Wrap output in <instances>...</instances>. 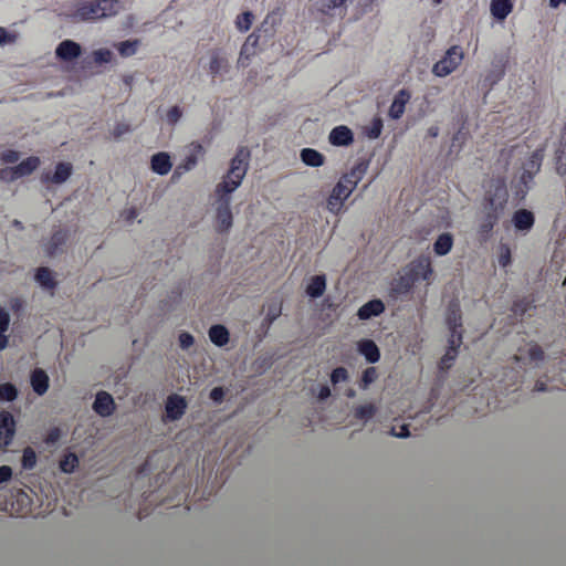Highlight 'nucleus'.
I'll use <instances>...</instances> for the list:
<instances>
[{"label": "nucleus", "mask_w": 566, "mask_h": 566, "mask_svg": "<svg viewBox=\"0 0 566 566\" xmlns=\"http://www.w3.org/2000/svg\"><path fill=\"white\" fill-rule=\"evenodd\" d=\"M528 357L532 361H542L545 358V352L537 344L530 345Z\"/></svg>", "instance_id": "obj_51"}, {"label": "nucleus", "mask_w": 566, "mask_h": 566, "mask_svg": "<svg viewBox=\"0 0 566 566\" xmlns=\"http://www.w3.org/2000/svg\"><path fill=\"white\" fill-rule=\"evenodd\" d=\"M453 245V237L450 233H441L438 239H436L434 244H432V250H434L436 255L444 256L451 250Z\"/></svg>", "instance_id": "obj_29"}, {"label": "nucleus", "mask_w": 566, "mask_h": 566, "mask_svg": "<svg viewBox=\"0 0 566 566\" xmlns=\"http://www.w3.org/2000/svg\"><path fill=\"white\" fill-rule=\"evenodd\" d=\"M513 227L518 232H530L534 226V214L527 209H520L513 212Z\"/></svg>", "instance_id": "obj_16"}, {"label": "nucleus", "mask_w": 566, "mask_h": 566, "mask_svg": "<svg viewBox=\"0 0 566 566\" xmlns=\"http://www.w3.org/2000/svg\"><path fill=\"white\" fill-rule=\"evenodd\" d=\"M70 175H72V165L69 163H59L52 176L49 174L44 176V181L61 185L69 179Z\"/></svg>", "instance_id": "obj_21"}, {"label": "nucleus", "mask_w": 566, "mask_h": 566, "mask_svg": "<svg viewBox=\"0 0 566 566\" xmlns=\"http://www.w3.org/2000/svg\"><path fill=\"white\" fill-rule=\"evenodd\" d=\"M203 146H201L200 143H192V151H190L187 157H185L184 161L178 164L177 167H175L174 175H171V180L176 181L178 180L182 175L186 172L192 170L198 163V158L203 156Z\"/></svg>", "instance_id": "obj_10"}, {"label": "nucleus", "mask_w": 566, "mask_h": 566, "mask_svg": "<svg viewBox=\"0 0 566 566\" xmlns=\"http://www.w3.org/2000/svg\"><path fill=\"white\" fill-rule=\"evenodd\" d=\"M120 10L119 0H90L75 3L74 11L69 13L73 22H90L112 18Z\"/></svg>", "instance_id": "obj_2"}, {"label": "nucleus", "mask_w": 566, "mask_h": 566, "mask_svg": "<svg viewBox=\"0 0 566 566\" xmlns=\"http://www.w3.org/2000/svg\"><path fill=\"white\" fill-rule=\"evenodd\" d=\"M18 160L17 150H6L2 153V161L6 164H14Z\"/></svg>", "instance_id": "obj_61"}, {"label": "nucleus", "mask_w": 566, "mask_h": 566, "mask_svg": "<svg viewBox=\"0 0 566 566\" xmlns=\"http://www.w3.org/2000/svg\"><path fill=\"white\" fill-rule=\"evenodd\" d=\"M181 108L179 106H175L167 112V124L170 126H175L179 119H181Z\"/></svg>", "instance_id": "obj_52"}, {"label": "nucleus", "mask_w": 566, "mask_h": 566, "mask_svg": "<svg viewBox=\"0 0 566 566\" xmlns=\"http://www.w3.org/2000/svg\"><path fill=\"white\" fill-rule=\"evenodd\" d=\"M385 311V304L379 298H374L358 308L357 317L360 321H368L381 315Z\"/></svg>", "instance_id": "obj_18"}, {"label": "nucleus", "mask_w": 566, "mask_h": 566, "mask_svg": "<svg viewBox=\"0 0 566 566\" xmlns=\"http://www.w3.org/2000/svg\"><path fill=\"white\" fill-rule=\"evenodd\" d=\"M377 376L375 367L365 369L364 374H361L360 388L366 389L369 385L375 382Z\"/></svg>", "instance_id": "obj_49"}, {"label": "nucleus", "mask_w": 566, "mask_h": 566, "mask_svg": "<svg viewBox=\"0 0 566 566\" xmlns=\"http://www.w3.org/2000/svg\"><path fill=\"white\" fill-rule=\"evenodd\" d=\"M229 71V62L218 51L210 55L209 73L213 78Z\"/></svg>", "instance_id": "obj_24"}, {"label": "nucleus", "mask_w": 566, "mask_h": 566, "mask_svg": "<svg viewBox=\"0 0 566 566\" xmlns=\"http://www.w3.org/2000/svg\"><path fill=\"white\" fill-rule=\"evenodd\" d=\"M368 166L365 163H359L352 167L349 171L339 178L338 182L347 184V185H358L365 176L366 169Z\"/></svg>", "instance_id": "obj_27"}, {"label": "nucleus", "mask_w": 566, "mask_h": 566, "mask_svg": "<svg viewBox=\"0 0 566 566\" xmlns=\"http://www.w3.org/2000/svg\"><path fill=\"white\" fill-rule=\"evenodd\" d=\"M390 436L395 438H408V436H410L408 426L403 423L399 427V430L392 428V430H390Z\"/></svg>", "instance_id": "obj_60"}, {"label": "nucleus", "mask_w": 566, "mask_h": 566, "mask_svg": "<svg viewBox=\"0 0 566 566\" xmlns=\"http://www.w3.org/2000/svg\"><path fill=\"white\" fill-rule=\"evenodd\" d=\"M17 388L11 382L0 385V400L13 401L17 399Z\"/></svg>", "instance_id": "obj_45"}, {"label": "nucleus", "mask_w": 566, "mask_h": 566, "mask_svg": "<svg viewBox=\"0 0 566 566\" xmlns=\"http://www.w3.org/2000/svg\"><path fill=\"white\" fill-rule=\"evenodd\" d=\"M24 177L23 174L11 169L10 167H6L0 169V181L2 182H12L14 180H18L20 178Z\"/></svg>", "instance_id": "obj_47"}, {"label": "nucleus", "mask_w": 566, "mask_h": 566, "mask_svg": "<svg viewBox=\"0 0 566 566\" xmlns=\"http://www.w3.org/2000/svg\"><path fill=\"white\" fill-rule=\"evenodd\" d=\"M30 386H32L33 392L39 396L45 395L46 390H49V376L43 369H33L32 374H30Z\"/></svg>", "instance_id": "obj_19"}, {"label": "nucleus", "mask_w": 566, "mask_h": 566, "mask_svg": "<svg viewBox=\"0 0 566 566\" xmlns=\"http://www.w3.org/2000/svg\"><path fill=\"white\" fill-rule=\"evenodd\" d=\"M35 280L41 286L46 289H55L56 282L53 280L52 271L49 268H39L38 273H35Z\"/></svg>", "instance_id": "obj_34"}, {"label": "nucleus", "mask_w": 566, "mask_h": 566, "mask_svg": "<svg viewBox=\"0 0 566 566\" xmlns=\"http://www.w3.org/2000/svg\"><path fill=\"white\" fill-rule=\"evenodd\" d=\"M491 15L496 20H504L513 11V2L511 0H491Z\"/></svg>", "instance_id": "obj_25"}, {"label": "nucleus", "mask_w": 566, "mask_h": 566, "mask_svg": "<svg viewBox=\"0 0 566 566\" xmlns=\"http://www.w3.org/2000/svg\"><path fill=\"white\" fill-rule=\"evenodd\" d=\"M326 290V277L324 275H315L306 286V294L312 298H318Z\"/></svg>", "instance_id": "obj_31"}, {"label": "nucleus", "mask_w": 566, "mask_h": 566, "mask_svg": "<svg viewBox=\"0 0 566 566\" xmlns=\"http://www.w3.org/2000/svg\"><path fill=\"white\" fill-rule=\"evenodd\" d=\"M542 161L543 150L536 149L532 153V156H530L525 165H523V172L522 176H520V185H522V187L516 190V196H518V198H524V196H526L527 189H530V184L533 181L536 174L539 172Z\"/></svg>", "instance_id": "obj_3"}, {"label": "nucleus", "mask_w": 566, "mask_h": 566, "mask_svg": "<svg viewBox=\"0 0 566 566\" xmlns=\"http://www.w3.org/2000/svg\"><path fill=\"white\" fill-rule=\"evenodd\" d=\"M433 269L430 256L421 254L413 259L412 262L407 265V271L402 276H410L415 279H421L429 282L432 279Z\"/></svg>", "instance_id": "obj_7"}, {"label": "nucleus", "mask_w": 566, "mask_h": 566, "mask_svg": "<svg viewBox=\"0 0 566 566\" xmlns=\"http://www.w3.org/2000/svg\"><path fill=\"white\" fill-rule=\"evenodd\" d=\"M507 202V188L504 178L491 181L490 188L484 193V209H504Z\"/></svg>", "instance_id": "obj_5"}, {"label": "nucleus", "mask_w": 566, "mask_h": 566, "mask_svg": "<svg viewBox=\"0 0 566 566\" xmlns=\"http://www.w3.org/2000/svg\"><path fill=\"white\" fill-rule=\"evenodd\" d=\"M420 279L410 277V275H400L392 284V293L396 295H406L410 293L416 282Z\"/></svg>", "instance_id": "obj_30"}, {"label": "nucleus", "mask_w": 566, "mask_h": 566, "mask_svg": "<svg viewBox=\"0 0 566 566\" xmlns=\"http://www.w3.org/2000/svg\"><path fill=\"white\" fill-rule=\"evenodd\" d=\"M328 140L335 147H347L353 143V132L345 125L336 126L329 132Z\"/></svg>", "instance_id": "obj_15"}, {"label": "nucleus", "mask_w": 566, "mask_h": 566, "mask_svg": "<svg viewBox=\"0 0 566 566\" xmlns=\"http://www.w3.org/2000/svg\"><path fill=\"white\" fill-rule=\"evenodd\" d=\"M356 185L352 184H343V182H336L335 187L332 189V196L343 197V198H349V195L355 190Z\"/></svg>", "instance_id": "obj_46"}, {"label": "nucleus", "mask_w": 566, "mask_h": 566, "mask_svg": "<svg viewBox=\"0 0 566 566\" xmlns=\"http://www.w3.org/2000/svg\"><path fill=\"white\" fill-rule=\"evenodd\" d=\"M186 400L182 396L176 394L168 396L167 403H165V413L170 421H178L185 415Z\"/></svg>", "instance_id": "obj_12"}, {"label": "nucleus", "mask_w": 566, "mask_h": 566, "mask_svg": "<svg viewBox=\"0 0 566 566\" xmlns=\"http://www.w3.org/2000/svg\"><path fill=\"white\" fill-rule=\"evenodd\" d=\"M379 134H381V120L377 119L371 125L370 132H368V137L378 138Z\"/></svg>", "instance_id": "obj_62"}, {"label": "nucleus", "mask_w": 566, "mask_h": 566, "mask_svg": "<svg viewBox=\"0 0 566 566\" xmlns=\"http://www.w3.org/2000/svg\"><path fill=\"white\" fill-rule=\"evenodd\" d=\"M329 380H332L333 385L345 382L348 380V371L344 367H336L333 369L332 375H329Z\"/></svg>", "instance_id": "obj_48"}, {"label": "nucleus", "mask_w": 566, "mask_h": 566, "mask_svg": "<svg viewBox=\"0 0 566 566\" xmlns=\"http://www.w3.org/2000/svg\"><path fill=\"white\" fill-rule=\"evenodd\" d=\"M497 264L503 269H506L511 264V249L506 243H502L500 248H497Z\"/></svg>", "instance_id": "obj_42"}, {"label": "nucleus", "mask_w": 566, "mask_h": 566, "mask_svg": "<svg viewBox=\"0 0 566 566\" xmlns=\"http://www.w3.org/2000/svg\"><path fill=\"white\" fill-rule=\"evenodd\" d=\"M347 199V197L329 195L328 199H326V209H328L329 212L337 214L339 213L340 209H343V203Z\"/></svg>", "instance_id": "obj_43"}, {"label": "nucleus", "mask_w": 566, "mask_h": 566, "mask_svg": "<svg viewBox=\"0 0 566 566\" xmlns=\"http://www.w3.org/2000/svg\"><path fill=\"white\" fill-rule=\"evenodd\" d=\"M463 53L462 49L458 45H452L446 51L444 56L432 66V73L438 77H446L451 74L462 63Z\"/></svg>", "instance_id": "obj_4"}, {"label": "nucleus", "mask_w": 566, "mask_h": 566, "mask_svg": "<svg viewBox=\"0 0 566 566\" xmlns=\"http://www.w3.org/2000/svg\"><path fill=\"white\" fill-rule=\"evenodd\" d=\"M253 21V14L251 11H245L235 18V29L239 30V32H247L249 31L250 27H252Z\"/></svg>", "instance_id": "obj_41"}, {"label": "nucleus", "mask_w": 566, "mask_h": 566, "mask_svg": "<svg viewBox=\"0 0 566 566\" xmlns=\"http://www.w3.org/2000/svg\"><path fill=\"white\" fill-rule=\"evenodd\" d=\"M353 0H313V9L318 14L328 18L343 19L346 14V4Z\"/></svg>", "instance_id": "obj_6"}, {"label": "nucleus", "mask_w": 566, "mask_h": 566, "mask_svg": "<svg viewBox=\"0 0 566 566\" xmlns=\"http://www.w3.org/2000/svg\"><path fill=\"white\" fill-rule=\"evenodd\" d=\"M376 412L375 405L368 403V405H361L355 408V419L361 420V421H368L370 420Z\"/></svg>", "instance_id": "obj_40"}, {"label": "nucleus", "mask_w": 566, "mask_h": 566, "mask_svg": "<svg viewBox=\"0 0 566 566\" xmlns=\"http://www.w3.org/2000/svg\"><path fill=\"white\" fill-rule=\"evenodd\" d=\"M61 436H62V432L60 431V429L57 427L51 428V430H49V432H48V436H45L44 441L46 444L53 446L56 442H59Z\"/></svg>", "instance_id": "obj_56"}, {"label": "nucleus", "mask_w": 566, "mask_h": 566, "mask_svg": "<svg viewBox=\"0 0 566 566\" xmlns=\"http://www.w3.org/2000/svg\"><path fill=\"white\" fill-rule=\"evenodd\" d=\"M410 102V92L402 88L394 96L392 104H390L389 116L392 119H400L405 113V106Z\"/></svg>", "instance_id": "obj_17"}, {"label": "nucleus", "mask_w": 566, "mask_h": 566, "mask_svg": "<svg viewBox=\"0 0 566 566\" xmlns=\"http://www.w3.org/2000/svg\"><path fill=\"white\" fill-rule=\"evenodd\" d=\"M130 127L128 124L125 123H118L115 126V129H113V136L115 138H119L122 135L129 133Z\"/></svg>", "instance_id": "obj_59"}, {"label": "nucleus", "mask_w": 566, "mask_h": 566, "mask_svg": "<svg viewBox=\"0 0 566 566\" xmlns=\"http://www.w3.org/2000/svg\"><path fill=\"white\" fill-rule=\"evenodd\" d=\"M139 46V40H126L116 44L119 55L123 57H130L136 54L137 48Z\"/></svg>", "instance_id": "obj_36"}, {"label": "nucleus", "mask_w": 566, "mask_h": 566, "mask_svg": "<svg viewBox=\"0 0 566 566\" xmlns=\"http://www.w3.org/2000/svg\"><path fill=\"white\" fill-rule=\"evenodd\" d=\"M36 464V453L31 447H25L22 452V468L23 470H33Z\"/></svg>", "instance_id": "obj_44"}, {"label": "nucleus", "mask_w": 566, "mask_h": 566, "mask_svg": "<svg viewBox=\"0 0 566 566\" xmlns=\"http://www.w3.org/2000/svg\"><path fill=\"white\" fill-rule=\"evenodd\" d=\"M116 409L114 399L107 391H99L96 394V399L93 402V410L102 418L111 417Z\"/></svg>", "instance_id": "obj_13"}, {"label": "nucleus", "mask_w": 566, "mask_h": 566, "mask_svg": "<svg viewBox=\"0 0 566 566\" xmlns=\"http://www.w3.org/2000/svg\"><path fill=\"white\" fill-rule=\"evenodd\" d=\"M209 338L213 345L222 347L229 343V331L220 324H214L209 328Z\"/></svg>", "instance_id": "obj_28"}, {"label": "nucleus", "mask_w": 566, "mask_h": 566, "mask_svg": "<svg viewBox=\"0 0 566 566\" xmlns=\"http://www.w3.org/2000/svg\"><path fill=\"white\" fill-rule=\"evenodd\" d=\"M151 170L159 176H166L171 170V159L167 153H157L151 156Z\"/></svg>", "instance_id": "obj_20"}, {"label": "nucleus", "mask_w": 566, "mask_h": 566, "mask_svg": "<svg viewBox=\"0 0 566 566\" xmlns=\"http://www.w3.org/2000/svg\"><path fill=\"white\" fill-rule=\"evenodd\" d=\"M301 161L304 165L313 168H318L324 165V156L315 148H303L300 153Z\"/></svg>", "instance_id": "obj_26"}, {"label": "nucleus", "mask_w": 566, "mask_h": 566, "mask_svg": "<svg viewBox=\"0 0 566 566\" xmlns=\"http://www.w3.org/2000/svg\"><path fill=\"white\" fill-rule=\"evenodd\" d=\"M11 479V469L9 465L0 467V484L8 482Z\"/></svg>", "instance_id": "obj_63"}, {"label": "nucleus", "mask_w": 566, "mask_h": 566, "mask_svg": "<svg viewBox=\"0 0 566 566\" xmlns=\"http://www.w3.org/2000/svg\"><path fill=\"white\" fill-rule=\"evenodd\" d=\"M555 168L560 176L566 175V143L562 142L560 147L555 151Z\"/></svg>", "instance_id": "obj_39"}, {"label": "nucleus", "mask_w": 566, "mask_h": 566, "mask_svg": "<svg viewBox=\"0 0 566 566\" xmlns=\"http://www.w3.org/2000/svg\"><path fill=\"white\" fill-rule=\"evenodd\" d=\"M462 345V335H449L448 349L442 358L455 359L459 348Z\"/></svg>", "instance_id": "obj_37"}, {"label": "nucleus", "mask_w": 566, "mask_h": 566, "mask_svg": "<svg viewBox=\"0 0 566 566\" xmlns=\"http://www.w3.org/2000/svg\"><path fill=\"white\" fill-rule=\"evenodd\" d=\"M55 56L61 61L71 62L81 56V45L74 41L65 40L55 49Z\"/></svg>", "instance_id": "obj_14"}, {"label": "nucleus", "mask_w": 566, "mask_h": 566, "mask_svg": "<svg viewBox=\"0 0 566 566\" xmlns=\"http://www.w3.org/2000/svg\"><path fill=\"white\" fill-rule=\"evenodd\" d=\"M256 45H259V34L252 32L245 38L244 44H242L241 55H239V64L245 66L247 61L255 54Z\"/></svg>", "instance_id": "obj_22"}, {"label": "nucleus", "mask_w": 566, "mask_h": 566, "mask_svg": "<svg viewBox=\"0 0 566 566\" xmlns=\"http://www.w3.org/2000/svg\"><path fill=\"white\" fill-rule=\"evenodd\" d=\"M40 159L39 157H27V159L20 161L15 167H10V169L22 174L23 176H29L33 170L39 168Z\"/></svg>", "instance_id": "obj_33"}, {"label": "nucleus", "mask_w": 566, "mask_h": 566, "mask_svg": "<svg viewBox=\"0 0 566 566\" xmlns=\"http://www.w3.org/2000/svg\"><path fill=\"white\" fill-rule=\"evenodd\" d=\"M358 353L367 359L368 364H376L379 360L378 346L371 339L358 342Z\"/></svg>", "instance_id": "obj_23"}, {"label": "nucleus", "mask_w": 566, "mask_h": 566, "mask_svg": "<svg viewBox=\"0 0 566 566\" xmlns=\"http://www.w3.org/2000/svg\"><path fill=\"white\" fill-rule=\"evenodd\" d=\"M94 63L106 64L111 62L112 53L107 49H99L93 52Z\"/></svg>", "instance_id": "obj_50"}, {"label": "nucleus", "mask_w": 566, "mask_h": 566, "mask_svg": "<svg viewBox=\"0 0 566 566\" xmlns=\"http://www.w3.org/2000/svg\"><path fill=\"white\" fill-rule=\"evenodd\" d=\"M462 345V335H449L448 349L442 358L455 359L459 348Z\"/></svg>", "instance_id": "obj_38"}, {"label": "nucleus", "mask_w": 566, "mask_h": 566, "mask_svg": "<svg viewBox=\"0 0 566 566\" xmlns=\"http://www.w3.org/2000/svg\"><path fill=\"white\" fill-rule=\"evenodd\" d=\"M503 212V209H491L484 208L483 217L480 218V223H478V240L480 242H488L491 238L492 230L497 224L499 217Z\"/></svg>", "instance_id": "obj_8"}, {"label": "nucleus", "mask_w": 566, "mask_h": 566, "mask_svg": "<svg viewBox=\"0 0 566 566\" xmlns=\"http://www.w3.org/2000/svg\"><path fill=\"white\" fill-rule=\"evenodd\" d=\"M66 242V231L59 229L54 233H52L51 240H49L48 245H45V251H48L49 256L55 255L59 250Z\"/></svg>", "instance_id": "obj_32"}, {"label": "nucleus", "mask_w": 566, "mask_h": 566, "mask_svg": "<svg viewBox=\"0 0 566 566\" xmlns=\"http://www.w3.org/2000/svg\"><path fill=\"white\" fill-rule=\"evenodd\" d=\"M209 397H210V399H212L213 402L220 403L221 401H223V397H224L223 388H221V387L212 388V390H210Z\"/></svg>", "instance_id": "obj_58"}, {"label": "nucleus", "mask_w": 566, "mask_h": 566, "mask_svg": "<svg viewBox=\"0 0 566 566\" xmlns=\"http://www.w3.org/2000/svg\"><path fill=\"white\" fill-rule=\"evenodd\" d=\"M530 308V301L526 298H520L513 303L512 311L517 315H524L526 311Z\"/></svg>", "instance_id": "obj_53"}, {"label": "nucleus", "mask_w": 566, "mask_h": 566, "mask_svg": "<svg viewBox=\"0 0 566 566\" xmlns=\"http://www.w3.org/2000/svg\"><path fill=\"white\" fill-rule=\"evenodd\" d=\"M15 429L13 416L8 411H0V447L6 448L11 444Z\"/></svg>", "instance_id": "obj_11"}, {"label": "nucleus", "mask_w": 566, "mask_h": 566, "mask_svg": "<svg viewBox=\"0 0 566 566\" xmlns=\"http://www.w3.org/2000/svg\"><path fill=\"white\" fill-rule=\"evenodd\" d=\"M77 465L78 458H76L73 452L65 453V455L62 457L61 462H59V469H61V472L65 474H72Z\"/></svg>", "instance_id": "obj_35"}, {"label": "nucleus", "mask_w": 566, "mask_h": 566, "mask_svg": "<svg viewBox=\"0 0 566 566\" xmlns=\"http://www.w3.org/2000/svg\"><path fill=\"white\" fill-rule=\"evenodd\" d=\"M9 327L10 314H8L7 310L0 306V334H7Z\"/></svg>", "instance_id": "obj_54"}, {"label": "nucleus", "mask_w": 566, "mask_h": 566, "mask_svg": "<svg viewBox=\"0 0 566 566\" xmlns=\"http://www.w3.org/2000/svg\"><path fill=\"white\" fill-rule=\"evenodd\" d=\"M250 150L241 146L235 151L234 157L230 159L228 174L223 176L222 181L216 186V230L218 233H227L231 228L230 195L233 193L242 184L249 169Z\"/></svg>", "instance_id": "obj_1"}, {"label": "nucleus", "mask_w": 566, "mask_h": 566, "mask_svg": "<svg viewBox=\"0 0 566 566\" xmlns=\"http://www.w3.org/2000/svg\"><path fill=\"white\" fill-rule=\"evenodd\" d=\"M23 307V301L21 298L15 297L10 300V308H12L13 312L18 313Z\"/></svg>", "instance_id": "obj_64"}, {"label": "nucleus", "mask_w": 566, "mask_h": 566, "mask_svg": "<svg viewBox=\"0 0 566 566\" xmlns=\"http://www.w3.org/2000/svg\"><path fill=\"white\" fill-rule=\"evenodd\" d=\"M446 325H448L449 336H462V314H460V304L457 298L449 301L446 310Z\"/></svg>", "instance_id": "obj_9"}, {"label": "nucleus", "mask_w": 566, "mask_h": 566, "mask_svg": "<svg viewBox=\"0 0 566 566\" xmlns=\"http://www.w3.org/2000/svg\"><path fill=\"white\" fill-rule=\"evenodd\" d=\"M195 343V338L189 333H180L178 335V344H180L181 349H188Z\"/></svg>", "instance_id": "obj_55"}, {"label": "nucleus", "mask_w": 566, "mask_h": 566, "mask_svg": "<svg viewBox=\"0 0 566 566\" xmlns=\"http://www.w3.org/2000/svg\"><path fill=\"white\" fill-rule=\"evenodd\" d=\"M281 316V305H272L268 308V313H265V321L268 323H272Z\"/></svg>", "instance_id": "obj_57"}]
</instances>
